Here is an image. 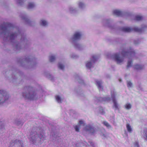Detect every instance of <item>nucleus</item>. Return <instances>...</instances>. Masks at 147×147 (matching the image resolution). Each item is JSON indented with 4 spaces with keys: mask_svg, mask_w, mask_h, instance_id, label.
Segmentation results:
<instances>
[{
    "mask_svg": "<svg viewBox=\"0 0 147 147\" xmlns=\"http://www.w3.org/2000/svg\"><path fill=\"white\" fill-rule=\"evenodd\" d=\"M4 126L3 125L2 122H0V134H2L4 132Z\"/></svg>",
    "mask_w": 147,
    "mask_h": 147,
    "instance_id": "27",
    "label": "nucleus"
},
{
    "mask_svg": "<svg viewBox=\"0 0 147 147\" xmlns=\"http://www.w3.org/2000/svg\"><path fill=\"white\" fill-rule=\"evenodd\" d=\"M96 82L97 84V85L98 87V88L100 90H102L103 87L101 85L102 84V82L101 81H99L97 80L96 81Z\"/></svg>",
    "mask_w": 147,
    "mask_h": 147,
    "instance_id": "20",
    "label": "nucleus"
},
{
    "mask_svg": "<svg viewBox=\"0 0 147 147\" xmlns=\"http://www.w3.org/2000/svg\"><path fill=\"white\" fill-rule=\"evenodd\" d=\"M47 78L50 80H53L54 79L53 77L49 74H48L47 75H46Z\"/></svg>",
    "mask_w": 147,
    "mask_h": 147,
    "instance_id": "37",
    "label": "nucleus"
},
{
    "mask_svg": "<svg viewBox=\"0 0 147 147\" xmlns=\"http://www.w3.org/2000/svg\"><path fill=\"white\" fill-rule=\"evenodd\" d=\"M102 23L105 26L109 27V25L112 22V21L110 19H105L103 20Z\"/></svg>",
    "mask_w": 147,
    "mask_h": 147,
    "instance_id": "17",
    "label": "nucleus"
},
{
    "mask_svg": "<svg viewBox=\"0 0 147 147\" xmlns=\"http://www.w3.org/2000/svg\"><path fill=\"white\" fill-rule=\"evenodd\" d=\"M82 35L81 32H76L71 38V40L72 42L74 47L79 50L82 49V47L76 41L80 39Z\"/></svg>",
    "mask_w": 147,
    "mask_h": 147,
    "instance_id": "6",
    "label": "nucleus"
},
{
    "mask_svg": "<svg viewBox=\"0 0 147 147\" xmlns=\"http://www.w3.org/2000/svg\"><path fill=\"white\" fill-rule=\"evenodd\" d=\"M20 17L28 25L30 26H34L35 22L34 21H31L28 18L26 15L25 13H22L20 15Z\"/></svg>",
    "mask_w": 147,
    "mask_h": 147,
    "instance_id": "11",
    "label": "nucleus"
},
{
    "mask_svg": "<svg viewBox=\"0 0 147 147\" xmlns=\"http://www.w3.org/2000/svg\"><path fill=\"white\" fill-rule=\"evenodd\" d=\"M36 6L34 2H30L28 3L27 7L29 9H32Z\"/></svg>",
    "mask_w": 147,
    "mask_h": 147,
    "instance_id": "21",
    "label": "nucleus"
},
{
    "mask_svg": "<svg viewBox=\"0 0 147 147\" xmlns=\"http://www.w3.org/2000/svg\"><path fill=\"white\" fill-rule=\"evenodd\" d=\"M144 27H142L141 28H140L136 27L132 28L129 27H123L121 28V30L122 31L125 32H129L133 31L138 32H141L144 30Z\"/></svg>",
    "mask_w": 147,
    "mask_h": 147,
    "instance_id": "8",
    "label": "nucleus"
},
{
    "mask_svg": "<svg viewBox=\"0 0 147 147\" xmlns=\"http://www.w3.org/2000/svg\"><path fill=\"white\" fill-rule=\"evenodd\" d=\"M30 137L31 138V140L34 143H41L46 139V137L44 134L40 133L39 136L33 129L30 133Z\"/></svg>",
    "mask_w": 147,
    "mask_h": 147,
    "instance_id": "5",
    "label": "nucleus"
},
{
    "mask_svg": "<svg viewBox=\"0 0 147 147\" xmlns=\"http://www.w3.org/2000/svg\"><path fill=\"white\" fill-rule=\"evenodd\" d=\"M9 95L5 90L0 89V105H3L9 98Z\"/></svg>",
    "mask_w": 147,
    "mask_h": 147,
    "instance_id": "7",
    "label": "nucleus"
},
{
    "mask_svg": "<svg viewBox=\"0 0 147 147\" xmlns=\"http://www.w3.org/2000/svg\"><path fill=\"white\" fill-rule=\"evenodd\" d=\"M55 98L57 101L59 103H61L63 99V98L61 97L59 95H56Z\"/></svg>",
    "mask_w": 147,
    "mask_h": 147,
    "instance_id": "22",
    "label": "nucleus"
},
{
    "mask_svg": "<svg viewBox=\"0 0 147 147\" xmlns=\"http://www.w3.org/2000/svg\"><path fill=\"white\" fill-rule=\"evenodd\" d=\"M58 67L60 69L63 70L64 68V65L61 63H59L58 65Z\"/></svg>",
    "mask_w": 147,
    "mask_h": 147,
    "instance_id": "33",
    "label": "nucleus"
},
{
    "mask_svg": "<svg viewBox=\"0 0 147 147\" xmlns=\"http://www.w3.org/2000/svg\"><path fill=\"white\" fill-rule=\"evenodd\" d=\"M81 125H85L84 122L82 120L80 121L78 125L74 126V128L76 131L78 132L79 131V128Z\"/></svg>",
    "mask_w": 147,
    "mask_h": 147,
    "instance_id": "15",
    "label": "nucleus"
},
{
    "mask_svg": "<svg viewBox=\"0 0 147 147\" xmlns=\"http://www.w3.org/2000/svg\"><path fill=\"white\" fill-rule=\"evenodd\" d=\"M125 108L127 110L130 109H131V106L130 103H127L125 105Z\"/></svg>",
    "mask_w": 147,
    "mask_h": 147,
    "instance_id": "35",
    "label": "nucleus"
},
{
    "mask_svg": "<svg viewBox=\"0 0 147 147\" xmlns=\"http://www.w3.org/2000/svg\"><path fill=\"white\" fill-rule=\"evenodd\" d=\"M111 98L113 103V108H115V110H119V106L117 103L115 99V96L116 95V92L114 91L111 92Z\"/></svg>",
    "mask_w": 147,
    "mask_h": 147,
    "instance_id": "10",
    "label": "nucleus"
},
{
    "mask_svg": "<svg viewBox=\"0 0 147 147\" xmlns=\"http://www.w3.org/2000/svg\"><path fill=\"white\" fill-rule=\"evenodd\" d=\"M75 78L78 81V82L80 83H83L84 81H83L79 77V76L78 75H77L75 77Z\"/></svg>",
    "mask_w": 147,
    "mask_h": 147,
    "instance_id": "31",
    "label": "nucleus"
},
{
    "mask_svg": "<svg viewBox=\"0 0 147 147\" xmlns=\"http://www.w3.org/2000/svg\"><path fill=\"white\" fill-rule=\"evenodd\" d=\"M146 27V26H145V27Z\"/></svg>",
    "mask_w": 147,
    "mask_h": 147,
    "instance_id": "45",
    "label": "nucleus"
},
{
    "mask_svg": "<svg viewBox=\"0 0 147 147\" xmlns=\"http://www.w3.org/2000/svg\"><path fill=\"white\" fill-rule=\"evenodd\" d=\"M143 136L144 139L147 141V129H144Z\"/></svg>",
    "mask_w": 147,
    "mask_h": 147,
    "instance_id": "26",
    "label": "nucleus"
},
{
    "mask_svg": "<svg viewBox=\"0 0 147 147\" xmlns=\"http://www.w3.org/2000/svg\"><path fill=\"white\" fill-rule=\"evenodd\" d=\"M102 136H103L104 138H105L106 137V135L105 134H103Z\"/></svg>",
    "mask_w": 147,
    "mask_h": 147,
    "instance_id": "42",
    "label": "nucleus"
},
{
    "mask_svg": "<svg viewBox=\"0 0 147 147\" xmlns=\"http://www.w3.org/2000/svg\"><path fill=\"white\" fill-rule=\"evenodd\" d=\"M113 13L115 15L117 16H122L123 15V13L120 10H115L113 11Z\"/></svg>",
    "mask_w": 147,
    "mask_h": 147,
    "instance_id": "18",
    "label": "nucleus"
},
{
    "mask_svg": "<svg viewBox=\"0 0 147 147\" xmlns=\"http://www.w3.org/2000/svg\"><path fill=\"white\" fill-rule=\"evenodd\" d=\"M84 130L87 132L90 133H94L95 132L93 127L92 125H90L85 126L84 127Z\"/></svg>",
    "mask_w": 147,
    "mask_h": 147,
    "instance_id": "13",
    "label": "nucleus"
},
{
    "mask_svg": "<svg viewBox=\"0 0 147 147\" xmlns=\"http://www.w3.org/2000/svg\"><path fill=\"white\" fill-rule=\"evenodd\" d=\"M40 24L41 26L43 27H47L48 25V22L45 20L42 19L40 21Z\"/></svg>",
    "mask_w": 147,
    "mask_h": 147,
    "instance_id": "19",
    "label": "nucleus"
},
{
    "mask_svg": "<svg viewBox=\"0 0 147 147\" xmlns=\"http://www.w3.org/2000/svg\"><path fill=\"white\" fill-rule=\"evenodd\" d=\"M18 4L19 5H23L25 1L26 0H15Z\"/></svg>",
    "mask_w": 147,
    "mask_h": 147,
    "instance_id": "29",
    "label": "nucleus"
},
{
    "mask_svg": "<svg viewBox=\"0 0 147 147\" xmlns=\"http://www.w3.org/2000/svg\"><path fill=\"white\" fill-rule=\"evenodd\" d=\"M122 56L118 53H116L112 55H110L108 58L113 59L117 64H120L122 63L124 61V57L128 58L129 59L127 63V67L129 68L132 66L133 61L132 58L135 56V53L134 50L131 48L129 49H124L121 52Z\"/></svg>",
    "mask_w": 147,
    "mask_h": 147,
    "instance_id": "2",
    "label": "nucleus"
},
{
    "mask_svg": "<svg viewBox=\"0 0 147 147\" xmlns=\"http://www.w3.org/2000/svg\"><path fill=\"white\" fill-rule=\"evenodd\" d=\"M134 146L135 147H139V145L138 142H136L134 144Z\"/></svg>",
    "mask_w": 147,
    "mask_h": 147,
    "instance_id": "41",
    "label": "nucleus"
},
{
    "mask_svg": "<svg viewBox=\"0 0 147 147\" xmlns=\"http://www.w3.org/2000/svg\"><path fill=\"white\" fill-rule=\"evenodd\" d=\"M21 95L24 98L31 100H36L38 98L35 88L31 86L25 87Z\"/></svg>",
    "mask_w": 147,
    "mask_h": 147,
    "instance_id": "3",
    "label": "nucleus"
},
{
    "mask_svg": "<svg viewBox=\"0 0 147 147\" xmlns=\"http://www.w3.org/2000/svg\"><path fill=\"white\" fill-rule=\"evenodd\" d=\"M79 7L81 8H83L85 7L84 3L82 2H79L78 3Z\"/></svg>",
    "mask_w": 147,
    "mask_h": 147,
    "instance_id": "36",
    "label": "nucleus"
},
{
    "mask_svg": "<svg viewBox=\"0 0 147 147\" xmlns=\"http://www.w3.org/2000/svg\"><path fill=\"white\" fill-rule=\"evenodd\" d=\"M0 35L3 40L13 42L18 38H20V42H14L13 45L16 51H19L26 48L30 44V40L24 33L21 32L19 29L11 23L4 22L0 25Z\"/></svg>",
    "mask_w": 147,
    "mask_h": 147,
    "instance_id": "1",
    "label": "nucleus"
},
{
    "mask_svg": "<svg viewBox=\"0 0 147 147\" xmlns=\"http://www.w3.org/2000/svg\"><path fill=\"white\" fill-rule=\"evenodd\" d=\"M98 57L95 55L93 56L92 57V59L88 61L86 63V67L88 68H90L93 67V64L95 63V61L98 59Z\"/></svg>",
    "mask_w": 147,
    "mask_h": 147,
    "instance_id": "12",
    "label": "nucleus"
},
{
    "mask_svg": "<svg viewBox=\"0 0 147 147\" xmlns=\"http://www.w3.org/2000/svg\"><path fill=\"white\" fill-rule=\"evenodd\" d=\"M56 59V57L55 55H52L49 57V61L51 62H53L55 61Z\"/></svg>",
    "mask_w": 147,
    "mask_h": 147,
    "instance_id": "30",
    "label": "nucleus"
},
{
    "mask_svg": "<svg viewBox=\"0 0 147 147\" xmlns=\"http://www.w3.org/2000/svg\"><path fill=\"white\" fill-rule=\"evenodd\" d=\"M22 142L17 139L12 140L10 142L9 147H23Z\"/></svg>",
    "mask_w": 147,
    "mask_h": 147,
    "instance_id": "9",
    "label": "nucleus"
},
{
    "mask_svg": "<svg viewBox=\"0 0 147 147\" xmlns=\"http://www.w3.org/2000/svg\"><path fill=\"white\" fill-rule=\"evenodd\" d=\"M11 71H6L5 72V76L6 77L9 78L10 80L13 81V79H16V76L14 75H11Z\"/></svg>",
    "mask_w": 147,
    "mask_h": 147,
    "instance_id": "14",
    "label": "nucleus"
},
{
    "mask_svg": "<svg viewBox=\"0 0 147 147\" xmlns=\"http://www.w3.org/2000/svg\"><path fill=\"white\" fill-rule=\"evenodd\" d=\"M18 62L19 65L26 68H34L36 64L35 59L31 57L20 58Z\"/></svg>",
    "mask_w": 147,
    "mask_h": 147,
    "instance_id": "4",
    "label": "nucleus"
},
{
    "mask_svg": "<svg viewBox=\"0 0 147 147\" xmlns=\"http://www.w3.org/2000/svg\"><path fill=\"white\" fill-rule=\"evenodd\" d=\"M69 11L71 13H73L77 12V10L72 7H69Z\"/></svg>",
    "mask_w": 147,
    "mask_h": 147,
    "instance_id": "25",
    "label": "nucleus"
},
{
    "mask_svg": "<svg viewBox=\"0 0 147 147\" xmlns=\"http://www.w3.org/2000/svg\"><path fill=\"white\" fill-rule=\"evenodd\" d=\"M24 122L19 120H16L15 123L18 125H22Z\"/></svg>",
    "mask_w": 147,
    "mask_h": 147,
    "instance_id": "32",
    "label": "nucleus"
},
{
    "mask_svg": "<svg viewBox=\"0 0 147 147\" xmlns=\"http://www.w3.org/2000/svg\"><path fill=\"white\" fill-rule=\"evenodd\" d=\"M143 17L141 15H137L135 17V19L138 21H140L142 20L143 19Z\"/></svg>",
    "mask_w": 147,
    "mask_h": 147,
    "instance_id": "24",
    "label": "nucleus"
},
{
    "mask_svg": "<svg viewBox=\"0 0 147 147\" xmlns=\"http://www.w3.org/2000/svg\"><path fill=\"white\" fill-rule=\"evenodd\" d=\"M126 128L128 131L129 133H131L132 129L129 124L127 123L126 125Z\"/></svg>",
    "mask_w": 147,
    "mask_h": 147,
    "instance_id": "28",
    "label": "nucleus"
},
{
    "mask_svg": "<svg viewBox=\"0 0 147 147\" xmlns=\"http://www.w3.org/2000/svg\"><path fill=\"white\" fill-rule=\"evenodd\" d=\"M134 43L135 44H137L138 43H136V41H134Z\"/></svg>",
    "mask_w": 147,
    "mask_h": 147,
    "instance_id": "43",
    "label": "nucleus"
},
{
    "mask_svg": "<svg viewBox=\"0 0 147 147\" xmlns=\"http://www.w3.org/2000/svg\"><path fill=\"white\" fill-rule=\"evenodd\" d=\"M134 68L137 70H141L144 68V66L142 65L136 64L134 65Z\"/></svg>",
    "mask_w": 147,
    "mask_h": 147,
    "instance_id": "23",
    "label": "nucleus"
},
{
    "mask_svg": "<svg viewBox=\"0 0 147 147\" xmlns=\"http://www.w3.org/2000/svg\"><path fill=\"white\" fill-rule=\"evenodd\" d=\"M99 111H100V113L102 114H103L105 113L104 111H103V109H102V108H100V109L99 110Z\"/></svg>",
    "mask_w": 147,
    "mask_h": 147,
    "instance_id": "40",
    "label": "nucleus"
},
{
    "mask_svg": "<svg viewBox=\"0 0 147 147\" xmlns=\"http://www.w3.org/2000/svg\"><path fill=\"white\" fill-rule=\"evenodd\" d=\"M110 98L109 97H105L104 98H95V100L97 102H102L103 101L108 102L110 100Z\"/></svg>",
    "mask_w": 147,
    "mask_h": 147,
    "instance_id": "16",
    "label": "nucleus"
},
{
    "mask_svg": "<svg viewBox=\"0 0 147 147\" xmlns=\"http://www.w3.org/2000/svg\"><path fill=\"white\" fill-rule=\"evenodd\" d=\"M127 87L129 88L131 87L132 86V83L130 81H127Z\"/></svg>",
    "mask_w": 147,
    "mask_h": 147,
    "instance_id": "38",
    "label": "nucleus"
},
{
    "mask_svg": "<svg viewBox=\"0 0 147 147\" xmlns=\"http://www.w3.org/2000/svg\"><path fill=\"white\" fill-rule=\"evenodd\" d=\"M71 57L73 58H76L78 57V56L74 54L71 55Z\"/></svg>",
    "mask_w": 147,
    "mask_h": 147,
    "instance_id": "39",
    "label": "nucleus"
},
{
    "mask_svg": "<svg viewBox=\"0 0 147 147\" xmlns=\"http://www.w3.org/2000/svg\"><path fill=\"white\" fill-rule=\"evenodd\" d=\"M103 123L108 128H110L111 127V125L107 122L104 121L103 122Z\"/></svg>",
    "mask_w": 147,
    "mask_h": 147,
    "instance_id": "34",
    "label": "nucleus"
},
{
    "mask_svg": "<svg viewBox=\"0 0 147 147\" xmlns=\"http://www.w3.org/2000/svg\"><path fill=\"white\" fill-rule=\"evenodd\" d=\"M120 82L121 81V80H120Z\"/></svg>",
    "mask_w": 147,
    "mask_h": 147,
    "instance_id": "44",
    "label": "nucleus"
}]
</instances>
